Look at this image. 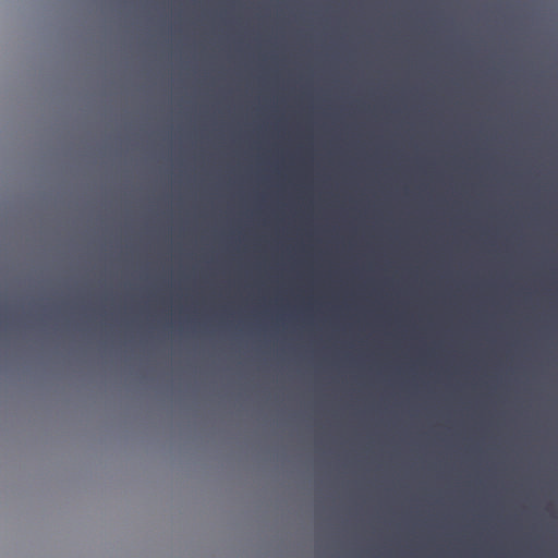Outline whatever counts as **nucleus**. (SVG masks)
<instances>
[{
	"label": "nucleus",
	"mask_w": 558,
	"mask_h": 558,
	"mask_svg": "<svg viewBox=\"0 0 558 558\" xmlns=\"http://www.w3.org/2000/svg\"><path fill=\"white\" fill-rule=\"evenodd\" d=\"M350 337L351 338L353 337V327L352 326L350 327Z\"/></svg>",
	"instance_id": "f257e3e1"
},
{
	"label": "nucleus",
	"mask_w": 558,
	"mask_h": 558,
	"mask_svg": "<svg viewBox=\"0 0 558 558\" xmlns=\"http://www.w3.org/2000/svg\"><path fill=\"white\" fill-rule=\"evenodd\" d=\"M350 337L351 338L353 337V327L352 326L350 327Z\"/></svg>",
	"instance_id": "f03ea898"
},
{
	"label": "nucleus",
	"mask_w": 558,
	"mask_h": 558,
	"mask_svg": "<svg viewBox=\"0 0 558 558\" xmlns=\"http://www.w3.org/2000/svg\"><path fill=\"white\" fill-rule=\"evenodd\" d=\"M350 337L351 338L353 337V327L352 326L350 327Z\"/></svg>",
	"instance_id": "7ed1b4c3"
},
{
	"label": "nucleus",
	"mask_w": 558,
	"mask_h": 558,
	"mask_svg": "<svg viewBox=\"0 0 558 558\" xmlns=\"http://www.w3.org/2000/svg\"><path fill=\"white\" fill-rule=\"evenodd\" d=\"M350 337L351 338L353 337V327L352 326L350 327Z\"/></svg>",
	"instance_id": "20e7f679"
},
{
	"label": "nucleus",
	"mask_w": 558,
	"mask_h": 558,
	"mask_svg": "<svg viewBox=\"0 0 558 558\" xmlns=\"http://www.w3.org/2000/svg\"><path fill=\"white\" fill-rule=\"evenodd\" d=\"M350 143H353V135H350Z\"/></svg>",
	"instance_id": "39448f33"
},
{
	"label": "nucleus",
	"mask_w": 558,
	"mask_h": 558,
	"mask_svg": "<svg viewBox=\"0 0 558 558\" xmlns=\"http://www.w3.org/2000/svg\"><path fill=\"white\" fill-rule=\"evenodd\" d=\"M350 143H353V135H350Z\"/></svg>",
	"instance_id": "423d86ee"
},
{
	"label": "nucleus",
	"mask_w": 558,
	"mask_h": 558,
	"mask_svg": "<svg viewBox=\"0 0 558 558\" xmlns=\"http://www.w3.org/2000/svg\"><path fill=\"white\" fill-rule=\"evenodd\" d=\"M350 143H353V135H350Z\"/></svg>",
	"instance_id": "0eeeda50"
},
{
	"label": "nucleus",
	"mask_w": 558,
	"mask_h": 558,
	"mask_svg": "<svg viewBox=\"0 0 558 558\" xmlns=\"http://www.w3.org/2000/svg\"><path fill=\"white\" fill-rule=\"evenodd\" d=\"M350 182H351V183L353 182V179H352V178L350 179Z\"/></svg>",
	"instance_id": "6e6552de"
},
{
	"label": "nucleus",
	"mask_w": 558,
	"mask_h": 558,
	"mask_svg": "<svg viewBox=\"0 0 558 558\" xmlns=\"http://www.w3.org/2000/svg\"><path fill=\"white\" fill-rule=\"evenodd\" d=\"M350 202H351V203L353 202V198H352V197L350 198Z\"/></svg>",
	"instance_id": "1a4fd4ad"
},
{
	"label": "nucleus",
	"mask_w": 558,
	"mask_h": 558,
	"mask_svg": "<svg viewBox=\"0 0 558 558\" xmlns=\"http://www.w3.org/2000/svg\"><path fill=\"white\" fill-rule=\"evenodd\" d=\"M350 295H351V296L353 295V292H352V291L350 292Z\"/></svg>",
	"instance_id": "9d476101"
}]
</instances>
